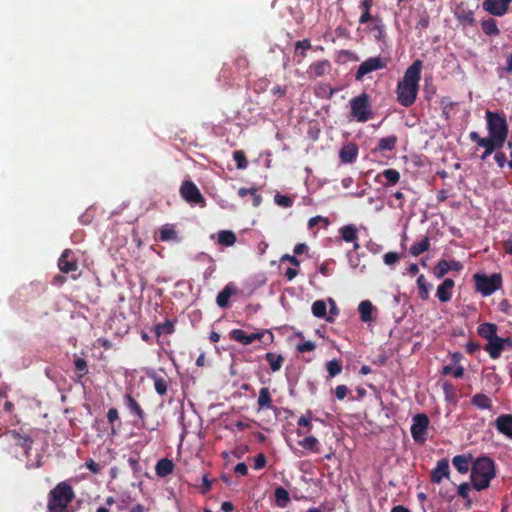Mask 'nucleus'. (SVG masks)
I'll return each instance as SVG.
<instances>
[{
	"label": "nucleus",
	"mask_w": 512,
	"mask_h": 512,
	"mask_svg": "<svg viewBox=\"0 0 512 512\" xmlns=\"http://www.w3.org/2000/svg\"><path fill=\"white\" fill-rule=\"evenodd\" d=\"M422 61L415 60L405 71L396 87L397 101L403 107L412 106L417 99L421 79Z\"/></svg>",
	"instance_id": "obj_1"
},
{
	"label": "nucleus",
	"mask_w": 512,
	"mask_h": 512,
	"mask_svg": "<svg viewBox=\"0 0 512 512\" xmlns=\"http://www.w3.org/2000/svg\"><path fill=\"white\" fill-rule=\"evenodd\" d=\"M75 498V492L72 486L66 482H59L51 489L47 496L48 512H74L70 507L71 502Z\"/></svg>",
	"instance_id": "obj_2"
},
{
	"label": "nucleus",
	"mask_w": 512,
	"mask_h": 512,
	"mask_svg": "<svg viewBox=\"0 0 512 512\" xmlns=\"http://www.w3.org/2000/svg\"><path fill=\"white\" fill-rule=\"evenodd\" d=\"M495 477L494 461L482 456L477 458L471 466V483L473 487L480 491L489 487L490 481Z\"/></svg>",
	"instance_id": "obj_3"
},
{
	"label": "nucleus",
	"mask_w": 512,
	"mask_h": 512,
	"mask_svg": "<svg viewBox=\"0 0 512 512\" xmlns=\"http://www.w3.org/2000/svg\"><path fill=\"white\" fill-rule=\"evenodd\" d=\"M486 119L489 136L494 138L498 144H504L508 136L506 118L499 113L487 111Z\"/></svg>",
	"instance_id": "obj_4"
},
{
	"label": "nucleus",
	"mask_w": 512,
	"mask_h": 512,
	"mask_svg": "<svg viewBox=\"0 0 512 512\" xmlns=\"http://www.w3.org/2000/svg\"><path fill=\"white\" fill-rule=\"evenodd\" d=\"M373 116L370 96L367 93L360 95L350 100V117L357 122H366Z\"/></svg>",
	"instance_id": "obj_5"
},
{
	"label": "nucleus",
	"mask_w": 512,
	"mask_h": 512,
	"mask_svg": "<svg viewBox=\"0 0 512 512\" xmlns=\"http://www.w3.org/2000/svg\"><path fill=\"white\" fill-rule=\"evenodd\" d=\"M473 279L476 290L484 297L492 295L502 286V276L500 273H493L490 276L483 273H476Z\"/></svg>",
	"instance_id": "obj_6"
},
{
	"label": "nucleus",
	"mask_w": 512,
	"mask_h": 512,
	"mask_svg": "<svg viewBox=\"0 0 512 512\" xmlns=\"http://www.w3.org/2000/svg\"><path fill=\"white\" fill-rule=\"evenodd\" d=\"M230 337L231 339L243 345H250L257 340L268 346L274 341V334L269 330H261L255 333L247 334L242 329H233L230 332Z\"/></svg>",
	"instance_id": "obj_7"
},
{
	"label": "nucleus",
	"mask_w": 512,
	"mask_h": 512,
	"mask_svg": "<svg viewBox=\"0 0 512 512\" xmlns=\"http://www.w3.org/2000/svg\"><path fill=\"white\" fill-rule=\"evenodd\" d=\"M179 193L182 199L192 206L198 205L201 208L206 206V200L201 194L199 188L189 179L184 180L181 183Z\"/></svg>",
	"instance_id": "obj_8"
},
{
	"label": "nucleus",
	"mask_w": 512,
	"mask_h": 512,
	"mask_svg": "<svg viewBox=\"0 0 512 512\" xmlns=\"http://www.w3.org/2000/svg\"><path fill=\"white\" fill-rule=\"evenodd\" d=\"M429 417L425 413L416 414L412 418L411 435L416 443L423 444L427 440Z\"/></svg>",
	"instance_id": "obj_9"
},
{
	"label": "nucleus",
	"mask_w": 512,
	"mask_h": 512,
	"mask_svg": "<svg viewBox=\"0 0 512 512\" xmlns=\"http://www.w3.org/2000/svg\"><path fill=\"white\" fill-rule=\"evenodd\" d=\"M387 63H388L387 58H384L381 56L370 57V58L366 59L365 61H363L359 65V67L355 73V79L357 81H361V80H363L365 75H367L371 72L386 68Z\"/></svg>",
	"instance_id": "obj_10"
},
{
	"label": "nucleus",
	"mask_w": 512,
	"mask_h": 512,
	"mask_svg": "<svg viewBox=\"0 0 512 512\" xmlns=\"http://www.w3.org/2000/svg\"><path fill=\"white\" fill-rule=\"evenodd\" d=\"M512 0H484L482 3L483 9L493 16H504L511 4Z\"/></svg>",
	"instance_id": "obj_11"
},
{
	"label": "nucleus",
	"mask_w": 512,
	"mask_h": 512,
	"mask_svg": "<svg viewBox=\"0 0 512 512\" xmlns=\"http://www.w3.org/2000/svg\"><path fill=\"white\" fill-rule=\"evenodd\" d=\"M463 269L461 262L457 260L441 259L433 269V274L437 279L443 278L449 271L459 272Z\"/></svg>",
	"instance_id": "obj_12"
},
{
	"label": "nucleus",
	"mask_w": 512,
	"mask_h": 512,
	"mask_svg": "<svg viewBox=\"0 0 512 512\" xmlns=\"http://www.w3.org/2000/svg\"><path fill=\"white\" fill-rule=\"evenodd\" d=\"M58 267L61 272L69 273L78 269V262L71 249H65L58 259Z\"/></svg>",
	"instance_id": "obj_13"
},
{
	"label": "nucleus",
	"mask_w": 512,
	"mask_h": 512,
	"mask_svg": "<svg viewBox=\"0 0 512 512\" xmlns=\"http://www.w3.org/2000/svg\"><path fill=\"white\" fill-rule=\"evenodd\" d=\"M123 404L133 417H135L138 421L144 422L146 414L139 402L132 396L131 393L127 392L123 396Z\"/></svg>",
	"instance_id": "obj_14"
},
{
	"label": "nucleus",
	"mask_w": 512,
	"mask_h": 512,
	"mask_svg": "<svg viewBox=\"0 0 512 512\" xmlns=\"http://www.w3.org/2000/svg\"><path fill=\"white\" fill-rule=\"evenodd\" d=\"M4 435L14 441L17 446L23 448L26 455L29 454L34 443L30 436L22 435L16 430H7Z\"/></svg>",
	"instance_id": "obj_15"
},
{
	"label": "nucleus",
	"mask_w": 512,
	"mask_h": 512,
	"mask_svg": "<svg viewBox=\"0 0 512 512\" xmlns=\"http://www.w3.org/2000/svg\"><path fill=\"white\" fill-rule=\"evenodd\" d=\"M148 377L153 381L154 389L159 396H165L170 385V378L164 374H158L155 371L148 373Z\"/></svg>",
	"instance_id": "obj_16"
},
{
	"label": "nucleus",
	"mask_w": 512,
	"mask_h": 512,
	"mask_svg": "<svg viewBox=\"0 0 512 512\" xmlns=\"http://www.w3.org/2000/svg\"><path fill=\"white\" fill-rule=\"evenodd\" d=\"M497 431L512 439V414H501L495 420Z\"/></svg>",
	"instance_id": "obj_17"
},
{
	"label": "nucleus",
	"mask_w": 512,
	"mask_h": 512,
	"mask_svg": "<svg viewBox=\"0 0 512 512\" xmlns=\"http://www.w3.org/2000/svg\"><path fill=\"white\" fill-rule=\"evenodd\" d=\"M449 462L443 458L437 462L436 467L431 471L430 479L432 483H440L444 477H449Z\"/></svg>",
	"instance_id": "obj_18"
},
{
	"label": "nucleus",
	"mask_w": 512,
	"mask_h": 512,
	"mask_svg": "<svg viewBox=\"0 0 512 512\" xmlns=\"http://www.w3.org/2000/svg\"><path fill=\"white\" fill-rule=\"evenodd\" d=\"M238 289L234 283L230 282L218 293L216 303L220 308H227L229 306V299L231 296L237 294Z\"/></svg>",
	"instance_id": "obj_19"
},
{
	"label": "nucleus",
	"mask_w": 512,
	"mask_h": 512,
	"mask_svg": "<svg viewBox=\"0 0 512 512\" xmlns=\"http://www.w3.org/2000/svg\"><path fill=\"white\" fill-rule=\"evenodd\" d=\"M358 156V147L355 143L349 142L340 149L339 158L342 163L350 164L353 163Z\"/></svg>",
	"instance_id": "obj_20"
},
{
	"label": "nucleus",
	"mask_w": 512,
	"mask_h": 512,
	"mask_svg": "<svg viewBox=\"0 0 512 512\" xmlns=\"http://www.w3.org/2000/svg\"><path fill=\"white\" fill-rule=\"evenodd\" d=\"M455 286L453 279L446 278L438 287L436 291V297L440 302H449L452 298V289Z\"/></svg>",
	"instance_id": "obj_21"
},
{
	"label": "nucleus",
	"mask_w": 512,
	"mask_h": 512,
	"mask_svg": "<svg viewBox=\"0 0 512 512\" xmlns=\"http://www.w3.org/2000/svg\"><path fill=\"white\" fill-rule=\"evenodd\" d=\"M381 177L385 178V182L382 184V186L384 188H389L396 185L399 182L401 176L399 171L396 169L388 168L379 173L376 177V180H379Z\"/></svg>",
	"instance_id": "obj_22"
},
{
	"label": "nucleus",
	"mask_w": 512,
	"mask_h": 512,
	"mask_svg": "<svg viewBox=\"0 0 512 512\" xmlns=\"http://www.w3.org/2000/svg\"><path fill=\"white\" fill-rule=\"evenodd\" d=\"M452 464L459 473L465 474L469 471L472 464V455H456L452 459Z\"/></svg>",
	"instance_id": "obj_23"
},
{
	"label": "nucleus",
	"mask_w": 512,
	"mask_h": 512,
	"mask_svg": "<svg viewBox=\"0 0 512 512\" xmlns=\"http://www.w3.org/2000/svg\"><path fill=\"white\" fill-rule=\"evenodd\" d=\"M502 338L497 336L492 340L488 341L485 346V350L488 352L489 356L492 359H498L504 350V346L502 345Z\"/></svg>",
	"instance_id": "obj_24"
},
{
	"label": "nucleus",
	"mask_w": 512,
	"mask_h": 512,
	"mask_svg": "<svg viewBox=\"0 0 512 512\" xmlns=\"http://www.w3.org/2000/svg\"><path fill=\"white\" fill-rule=\"evenodd\" d=\"M374 4V0H360L359 9H361L362 14L359 18L360 24H366L369 21H374L375 19H379L378 17H372L370 14V9Z\"/></svg>",
	"instance_id": "obj_25"
},
{
	"label": "nucleus",
	"mask_w": 512,
	"mask_h": 512,
	"mask_svg": "<svg viewBox=\"0 0 512 512\" xmlns=\"http://www.w3.org/2000/svg\"><path fill=\"white\" fill-rule=\"evenodd\" d=\"M159 240L163 242L174 241L179 242V237L174 229V225L165 224L159 230Z\"/></svg>",
	"instance_id": "obj_26"
},
{
	"label": "nucleus",
	"mask_w": 512,
	"mask_h": 512,
	"mask_svg": "<svg viewBox=\"0 0 512 512\" xmlns=\"http://www.w3.org/2000/svg\"><path fill=\"white\" fill-rule=\"evenodd\" d=\"M174 470V463L172 460L168 458H162L160 459L156 466H155V472L156 475L159 477H166L169 474H171Z\"/></svg>",
	"instance_id": "obj_27"
},
{
	"label": "nucleus",
	"mask_w": 512,
	"mask_h": 512,
	"mask_svg": "<svg viewBox=\"0 0 512 512\" xmlns=\"http://www.w3.org/2000/svg\"><path fill=\"white\" fill-rule=\"evenodd\" d=\"M257 404H258L259 410L273 409L274 408L273 404H272L271 393H270V390H269L268 387H262L259 390V396H258V399H257Z\"/></svg>",
	"instance_id": "obj_28"
},
{
	"label": "nucleus",
	"mask_w": 512,
	"mask_h": 512,
	"mask_svg": "<svg viewBox=\"0 0 512 512\" xmlns=\"http://www.w3.org/2000/svg\"><path fill=\"white\" fill-rule=\"evenodd\" d=\"M340 237L345 242L358 240V229L354 224L344 225L339 229Z\"/></svg>",
	"instance_id": "obj_29"
},
{
	"label": "nucleus",
	"mask_w": 512,
	"mask_h": 512,
	"mask_svg": "<svg viewBox=\"0 0 512 512\" xmlns=\"http://www.w3.org/2000/svg\"><path fill=\"white\" fill-rule=\"evenodd\" d=\"M477 332L482 338H484L488 341H490L493 338L498 336L497 335V325L494 323L480 324L477 328Z\"/></svg>",
	"instance_id": "obj_30"
},
{
	"label": "nucleus",
	"mask_w": 512,
	"mask_h": 512,
	"mask_svg": "<svg viewBox=\"0 0 512 512\" xmlns=\"http://www.w3.org/2000/svg\"><path fill=\"white\" fill-rule=\"evenodd\" d=\"M238 195L241 198H244L246 196H251L252 205L253 207H258L262 203V196L257 193V189L255 187L251 188H245L241 187L238 189Z\"/></svg>",
	"instance_id": "obj_31"
},
{
	"label": "nucleus",
	"mask_w": 512,
	"mask_h": 512,
	"mask_svg": "<svg viewBox=\"0 0 512 512\" xmlns=\"http://www.w3.org/2000/svg\"><path fill=\"white\" fill-rule=\"evenodd\" d=\"M238 195L241 198H244L246 196H251L252 205L253 207H258L262 203V196L257 193V189L255 187L251 188H245L241 187L238 189Z\"/></svg>",
	"instance_id": "obj_32"
},
{
	"label": "nucleus",
	"mask_w": 512,
	"mask_h": 512,
	"mask_svg": "<svg viewBox=\"0 0 512 512\" xmlns=\"http://www.w3.org/2000/svg\"><path fill=\"white\" fill-rule=\"evenodd\" d=\"M373 310L374 306L369 300L362 301L358 306L361 321L365 323L371 322L373 320Z\"/></svg>",
	"instance_id": "obj_33"
},
{
	"label": "nucleus",
	"mask_w": 512,
	"mask_h": 512,
	"mask_svg": "<svg viewBox=\"0 0 512 512\" xmlns=\"http://www.w3.org/2000/svg\"><path fill=\"white\" fill-rule=\"evenodd\" d=\"M265 360L268 362L271 371L277 372L281 369L285 359L281 354L268 352L265 354Z\"/></svg>",
	"instance_id": "obj_34"
},
{
	"label": "nucleus",
	"mask_w": 512,
	"mask_h": 512,
	"mask_svg": "<svg viewBox=\"0 0 512 512\" xmlns=\"http://www.w3.org/2000/svg\"><path fill=\"white\" fill-rule=\"evenodd\" d=\"M313 419V414H312V411L311 410H307L306 414L305 415H302L298 421H297V425L299 426V428L297 429V435L298 436H301L303 434V431L300 429V428H305L306 429V433H309L311 432L312 430V421Z\"/></svg>",
	"instance_id": "obj_35"
},
{
	"label": "nucleus",
	"mask_w": 512,
	"mask_h": 512,
	"mask_svg": "<svg viewBox=\"0 0 512 512\" xmlns=\"http://www.w3.org/2000/svg\"><path fill=\"white\" fill-rule=\"evenodd\" d=\"M298 445L310 452L319 453L320 443L314 436H307L304 439L298 441Z\"/></svg>",
	"instance_id": "obj_36"
},
{
	"label": "nucleus",
	"mask_w": 512,
	"mask_h": 512,
	"mask_svg": "<svg viewBox=\"0 0 512 512\" xmlns=\"http://www.w3.org/2000/svg\"><path fill=\"white\" fill-rule=\"evenodd\" d=\"M397 143V137L395 135H390L384 138H381L378 141L376 151L383 152V151H391L395 148Z\"/></svg>",
	"instance_id": "obj_37"
},
{
	"label": "nucleus",
	"mask_w": 512,
	"mask_h": 512,
	"mask_svg": "<svg viewBox=\"0 0 512 512\" xmlns=\"http://www.w3.org/2000/svg\"><path fill=\"white\" fill-rule=\"evenodd\" d=\"M481 28L483 32L488 36H498L500 34L497 21L493 18L483 20L481 22Z\"/></svg>",
	"instance_id": "obj_38"
},
{
	"label": "nucleus",
	"mask_w": 512,
	"mask_h": 512,
	"mask_svg": "<svg viewBox=\"0 0 512 512\" xmlns=\"http://www.w3.org/2000/svg\"><path fill=\"white\" fill-rule=\"evenodd\" d=\"M330 67L331 65L328 60H322L311 64L309 70L315 77H321L330 69Z\"/></svg>",
	"instance_id": "obj_39"
},
{
	"label": "nucleus",
	"mask_w": 512,
	"mask_h": 512,
	"mask_svg": "<svg viewBox=\"0 0 512 512\" xmlns=\"http://www.w3.org/2000/svg\"><path fill=\"white\" fill-rule=\"evenodd\" d=\"M430 248V240L428 236H425L420 242L414 243L410 247V254L414 257L421 255L428 251Z\"/></svg>",
	"instance_id": "obj_40"
},
{
	"label": "nucleus",
	"mask_w": 512,
	"mask_h": 512,
	"mask_svg": "<svg viewBox=\"0 0 512 512\" xmlns=\"http://www.w3.org/2000/svg\"><path fill=\"white\" fill-rule=\"evenodd\" d=\"M471 403L479 409H491L492 408L491 399L483 393L475 394L471 399Z\"/></svg>",
	"instance_id": "obj_41"
},
{
	"label": "nucleus",
	"mask_w": 512,
	"mask_h": 512,
	"mask_svg": "<svg viewBox=\"0 0 512 512\" xmlns=\"http://www.w3.org/2000/svg\"><path fill=\"white\" fill-rule=\"evenodd\" d=\"M236 240L235 233L230 230H221L218 233V244L222 246H233Z\"/></svg>",
	"instance_id": "obj_42"
},
{
	"label": "nucleus",
	"mask_w": 512,
	"mask_h": 512,
	"mask_svg": "<svg viewBox=\"0 0 512 512\" xmlns=\"http://www.w3.org/2000/svg\"><path fill=\"white\" fill-rule=\"evenodd\" d=\"M275 502L278 507L284 508L290 501L288 491L283 487H277L274 491Z\"/></svg>",
	"instance_id": "obj_43"
},
{
	"label": "nucleus",
	"mask_w": 512,
	"mask_h": 512,
	"mask_svg": "<svg viewBox=\"0 0 512 512\" xmlns=\"http://www.w3.org/2000/svg\"><path fill=\"white\" fill-rule=\"evenodd\" d=\"M175 331L174 323L170 320H166L164 323L157 324L155 326V334L161 336L163 334H172Z\"/></svg>",
	"instance_id": "obj_44"
},
{
	"label": "nucleus",
	"mask_w": 512,
	"mask_h": 512,
	"mask_svg": "<svg viewBox=\"0 0 512 512\" xmlns=\"http://www.w3.org/2000/svg\"><path fill=\"white\" fill-rule=\"evenodd\" d=\"M443 393H444L445 400L447 402H450L453 404L457 403L456 389L451 383L445 382L443 384Z\"/></svg>",
	"instance_id": "obj_45"
},
{
	"label": "nucleus",
	"mask_w": 512,
	"mask_h": 512,
	"mask_svg": "<svg viewBox=\"0 0 512 512\" xmlns=\"http://www.w3.org/2000/svg\"><path fill=\"white\" fill-rule=\"evenodd\" d=\"M312 313L317 318H324L327 314L326 303L323 300H317L312 304Z\"/></svg>",
	"instance_id": "obj_46"
},
{
	"label": "nucleus",
	"mask_w": 512,
	"mask_h": 512,
	"mask_svg": "<svg viewBox=\"0 0 512 512\" xmlns=\"http://www.w3.org/2000/svg\"><path fill=\"white\" fill-rule=\"evenodd\" d=\"M326 369L329 377H335L342 372V364L339 360L333 359L326 364Z\"/></svg>",
	"instance_id": "obj_47"
},
{
	"label": "nucleus",
	"mask_w": 512,
	"mask_h": 512,
	"mask_svg": "<svg viewBox=\"0 0 512 512\" xmlns=\"http://www.w3.org/2000/svg\"><path fill=\"white\" fill-rule=\"evenodd\" d=\"M503 145L504 144L502 143L498 144V142L494 138L489 136L487 138H482V140H479L478 146L483 147L484 149L487 150H496L502 148Z\"/></svg>",
	"instance_id": "obj_48"
},
{
	"label": "nucleus",
	"mask_w": 512,
	"mask_h": 512,
	"mask_svg": "<svg viewBox=\"0 0 512 512\" xmlns=\"http://www.w3.org/2000/svg\"><path fill=\"white\" fill-rule=\"evenodd\" d=\"M233 159L236 162V167L238 169H246L248 166L247 158L242 150H236L233 152Z\"/></svg>",
	"instance_id": "obj_49"
},
{
	"label": "nucleus",
	"mask_w": 512,
	"mask_h": 512,
	"mask_svg": "<svg viewBox=\"0 0 512 512\" xmlns=\"http://www.w3.org/2000/svg\"><path fill=\"white\" fill-rule=\"evenodd\" d=\"M75 370L78 373V378H83L86 374H88V365L85 359L76 358L74 361Z\"/></svg>",
	"instance_id": "obj_50"
},
{
	"label": "nucleus",
	"mask_w": 512,
	"mask_h": 512,
	"mask_svg": "<svg viewBox=\"0 0 512 512\" xmlns=\"http://www.w3.org/2000/svg\"><path fill=\"white\" fill-rule=\"evenodd\" d=\"M335 92H336V89L332 88L328 84L320 85L316 89V95L319 97L331 98Z\"/></svg>",
	"instance_id": "obj_51"
},
{
	"label": "nucleus",
	"mask_w": 512,
	"mask_h": 512,
	"mask_svg": "<svg viewBox=\"0 0 512 512\" xmlns=\"http://www.w3.org/2000/svg\"><path fill=\"white\" fill-rule=\"evenodd\" d=\"M429 24H430V16L427 13V11H423L419 15V19H418V21L416 23L415 28L417 30H426L429 27Z\"/></svg>",
	"instance_id": "obj_52"
},
{
	"label": "nucleus",
	"mask_w": 512,
	"mask_h": 512,
	"mask_svg": "<svg viewBox=\"0 0 512 512\" xmlns=\"http://www.w3.org/2000/svg\"><path fill=\"white\" fill-rule=\"evenodd\" d=\"M234 65L239 72H244L249 67V61L245 55H238L234 60Z\"/></svg>",
	"instance_id": "obj_53"
},
{
	"label": "nucleus",
	"mask_w": 512,
	"mask_h": 512,
	"mask_svg": "<svg viewBox=\"0 0 512 512\" xmlns=\"http://www.w3.org/2000/svg\"><path fill=\"white\" fill-rule=\"evenodd\" d=\"M442 374H452L455 378H461L464 374V368L462 366H458L456 368H452L451 366H444L442 369Z\"/></svg>",
	"instance_id": "obj_54"
},
{
	"label": "nucleus",
	"mask_w": 512,
	"mask_h": 512,
	"mask_svg": "<svg viewBox=\"0 0 512 512\" xmlns=\"http://www.w3.org/2000/svg\"><path fill=\"white\" fill-rule=\"evenodd\" d=\"M275 200V203L281 207H285V208H288V207H291L293 205V200L291 197L289 196H286V195H280V194H277L274 198Z\"/></svg>",
	"instance_id": "obj_55"
},
{
	"label": "nucleus",
	"mask_w": 512,
	"mask_h": 512,
	"mask_svg": "<svg viewBox=\"0 0 512 512\" xmlns=\"http://www.w3.org/2000/svg\"><path fill=\"white\" fill-rule=\"evenodd\" d=\"M319 223H323L325 227H327L329 224H330V221L328 218L326 217H322V216H315V217H312L309 219L308 221V227L309 228H313L315 227L316 225H318Z\"/></svg>",
	"instance_id": "obj_56"
},
{
	"label": "nucleus",
	"mask_w": 512,
	"mask_h": 512,
	"mask_svg": "<svg viewBox=\"0 0 512 512\" xmlns=\"http://www.w3.org/2000/svg\"><path fill=\"white\" fill-rule=\"evenodd\" d=\"M119 419L118 410L116 408H110L107 412V420L111 425L112 432L114 433V423Z\"/></svg>",
	"instance_id": "obj_57"
},
{
	"label": "nucleus",
	"mask_w": 512,
	"mask_h": 512,
	"mask_svg": "<svg viewBox=\"0 0 512 512\" xmlns=\"http://www.w3.org/2000/svg\"><path fill=\"white\" fill-rule=\"evenodd\" d=\"M399 259H400V256L396 252H388V253L384 254V256H383L384 263L389 266L397 263L399 261Z\"/></svg>",
	"instance_id": "obj_58"
},
{
	"label": "nucleus",
	"mask_w": 512,
	"mask_h": 512,
	"mask_svg": "<svg viewBox=\"0 0 512 512\" xmlns=\"http://www.w3.org/2000/svg\"><path fill=\"white\" fill-rule=\"evenodd\" d=\"M296 348L298 352L305 353L315 350L316 345L314 342L305 341L303 343H299Z\"/></svg>",
	"instance_id": "obj_59"
},
{
	"label": "nucleus",
	"mask_w": 512,
	"mask_h": 512,
	"mask_svg": "<svg viewBox=\"0 0 512 512\" xmlns=\"http://www.w3.org/2000/svg\"><path fill=\"white\" fill-rule=\"evenodd\" d=\"M266 465V457L263 453H259L258 455L255 456L254 458V469L255 470H261L265 467Z\"/></svg>",
	"instance_id": "obj_60"
},
{
	"label": "nucleus",
	"mask_w": 512,
	"mask_h": 512,
	"mask_svg": "<svg viewBox=\"0 0 512 512\" xmlns=\"http://www.w3.org/2000/svg\"><path fill=\"white\" fill-rule=\"evenodd\" d=\"M376 24L373 29L378 31V34L375 36L378 41H381L385 37L384 25L382 24L381 19H375Z\"/></svg>",
	"instance_id": "obj_61"
},
{
	"label": "nucleus",
	"mask_w": 512,
	"mask_h": 512,
	"mask_svg": "<svg viewBox=\"0 0 512 512\" xmlns=\"http://www.w3.org/2000/svg\"><path fill=\"white\" fill-rule=\"evenodd\" d=\"M213 481L214 480H210L207 475H204L202 478V486L200 488V492L202 494L208 493L212 488Z\"/></svg>",
	"instance_id": "obj_62"
},
{
	"label": "nucleus",
	"mask_w": 512,
	"mask_h": 512,
	"mask_svg": "<svg viewBox=\"0 0 512 512\" xmlns=\"http://www.w3.org/2000/svg\"><path fill=\"white\" fill-rule=\"evenodd\" d=\"M348 391L349 390L346 385H338L335 388V396L337 397V399L343 400L347 396Z\"/></svg>",
	"instance_id": "obj_63"
},
{
	"label": "nucleus",
	"mask_w": 512,
	"mask_h": 512,
	"mask_svg": "<svg viewBox=\"0 0 512 512\" xmlns=\"http://www.w3.org/2000/svg\"><path fill=\"white\" fill-rule=\"evenodd\" d=\"M85 465L94 474L100 473V471L102 469L101 465L92 459H89L88 461H86Z\"/></svg>",
	"instance_id": "obj_64"
}]
</instances>
